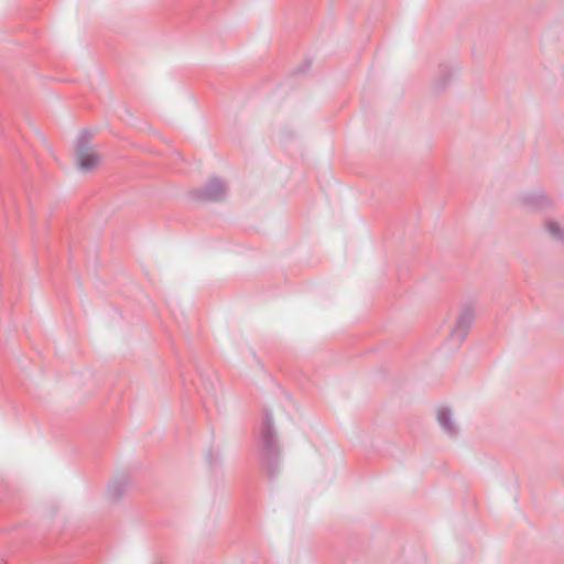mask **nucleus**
I'll return each mask as SVG.
<instances>
[{"mask_svg": "<svg viewBox=\"0 0 564 564\" xmlns=\"http://www.w3.org/2000/svg\"><path fill=\"white\" fill-rule=\"evenodd\" d=\"M260 446L261 452L269 464L276 460L279 454V445L276 442V432L273 423L272 413L264 412V416L260 427Z\"/></svg>", "mask_w": 564, "mask_h": 564, "instance_id": "1", "label": "nucleus"}, {"mask_svg": "<svg viewBox=\"0 0 564 564\" xmlns=\"http://www.w3.org/2000/svg\"><path fill=\"white\" fill-rule=\"evenodd\" d=\"M227 193V186L219 177H212L203 187L193 192V196L199 200L219 202Z\"/></svg>", "mask_w": 564, "mask_h": 564, "instance_id": "2", "label": "nucleus"}, {"mask_svg": "<svg viewBox=\"0 0 564 564\" xmlns=\"http://www.w3.org/2000/svg\"><path fill=\"white\" fill-rule=\"evenodd\" d=\"M474 313L470 307H465L458 318L456 326L451 333L449 339L456 346H460L462 343L466 339L468 332L473 325L474 322Z\"/></svg>", "mask_w": 564, "mask_h": 564, "instance_id": "3", "label": "nucleus"}, {"mask_svg": "<svg viewBox=\"0 0 564 564\" xmlns=\"http://www.w3.org/2000/svg\"><path fill=\"white\" fill-rule=\"evenodd\" d=\"M436 419L442 431L446 435L454 437L458 434V425L454 420L453 412L449 408L440 406L436 411Z\"/></svg>", "mask_w": 564, "mask_h": 564, "instance_id": "4", "label": "nucleus"}, {"mask_svg": "<svg viewBox=\"0 0 564 564\" xmlns=\"http://www.w3.org/2000/svg\"><path fill=\"white\" fill-rule=\"evenodd\" d=\"M522 203L524 206L533 209V210H542L551 207L552 203L550 198L543 191H536L529 194H525L522 197Z\"/></svg>", "mask_w": 564, "mask_h": 564, "instance_id": "5", "label": "nucleus"}, {"mask_svg": "<svg viewBox=\"0 0 564 564\" xmlns=\"http://www.w3.org/2000/svg\"><path fill=\"white\" fill-rule=\"evenodd\" d=\"M75 160L79 170L84 173H87L98 166L100 156L94 150H90L75 154Z\"/></svg>", "mask_w": 564, "mask_h": 564, "instance_id": "6", "label": "nucleus"}, {"mask_svg": "<svg viewBox=\"0 0 564 564\" xmlns=\"http://www.w3.org/2000/svg\"><path fill=\"white\" fill-rule=\"evenodd\" d=\"M93 137L94 132L88 129H84L79 132L75 143L76 154L93 150L90 148V141Z\"/></svg>", "mask_w": 564, "mask_h": 564, "instance_id": "7", "label": "nucleus"}, {"mask_svg": "<svg viewBox=\"0 0 564 564\" xmlns=\"http://www.w3.org/2000/svg\"><path fill=\"white\" fill-rule=\"evenodd\" d=\"M454 70L448 66H441L436 78V86L438 89H444L453 79Z\"/></svg>", "mask_w": 564, "mask_h": 564, "instance_id": "8", "label": "nucleus"}, {"mask_svg": "<svg viewBox=\"0 0 564 564\" xmlns=\"http://www.w3.org/2000/svg\"><path fill=\"white\" fill-rule=\"evenodd\" d=\"M546 231L551 237H553L557 241H564V230L561 226L553 220H549L545 224Z\"/></svg>", "mask_w": 564, "mask_h": 564, "instance_id": "9", "label": "nucleus"}, {"mask_svg": "<svg viewBox=\"0 0 564 564\" xmlns=\"http://www.w3.org/2000/svg\"><path fill=\"white\" fill-rule=\"evenodd\" d=\"M126 490V484L112 482L109 485L107 494L112 500H119Z\"/></svg>", "mask_w": 564, "mask_h": 564, "instance_id": "10", "label": "nucleus"}, {"mask_svg": "<svg viewBox=\"0 0 564 564\" xmlns=\"http://www.w3.org/2000/svg\"><path fill=\"white\" fill-rule=\"evenodd\" d=\"M310 66H311V63H310V62H307V63H306V65H305V69H306V68H310Z\"/></svg>", "mask_w": 564, "mask_h": 564, "instance_id": "11", "label": "nucleus"}]
</instances>
